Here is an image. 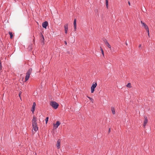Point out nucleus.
<instances>
[{"label": "nucleus", "mask_w": 155, "mask_h": 155, "mask_svg": "<svg viewBox=\"0 0 155 155\" xmlns=\"http://www.w3.org/2000/svg\"><path fill=\"white\" fill-rule=\"evenodd\" d=\"M9 34L10 35V38L12 39L13 37V34L12 33L10 32H9Z\"/></svg>", "instance_id": "obj_15"}, {"label": "nucleus", "mask_w": 155, "mask_h": 155, "mask_svg": "<svg viewBox=\"0 0 155 155\" xmlns=\"http://www.w3.org/2000/svg\"><path fill=\"white\" fill-rule=\"evenodd\" d=\"M60 123L59 121H57L56 123L55 124H54V127L55 129L58 127V126L60 124Z\"/></svg>", "instance_id": "obj_4"}, {"label": "nucleus", "mask_w": 155, "mask_h": 155, "mask_svg": "<svg viewBox=\"0 0 155 155\" xmlns=\"http://www.w3.org/2000/svg\"><path fill=\"white\" fill-rule=\"evenodd\" d=\"M110 128H109V130H108L109 133L110 132Z\"/></svg>", "instance_id": "obj_28"}, {"label": "nucleus", "mask_w": 155, "mask_h": 155, "mask_svg": "<svg viewBox=\"0 0 155 155\" xmlns=\"http://www.w3.org/2000/svg\"><path fill=\"white\" fill-rule=\"evenodd\" d=\"M32 71V69L31 68L29 69L27 71L26 74H28L30 75Z\"/></svg>", "instance_id": "obj_12"}, {"label": "nucleus", "mask_w": 155, "mask_h": 155, "mask_svg": "<svg viewBox=\"0 0 155 155\" xmlns=\"http://www.w3.org/2000/svg\"><path fill=\"white\" fill-rule=\"evenodd\" d=\"M106 4L107 8L108 7V0H106Z\"/></svg>", "instance_id": "obj_19"}, {"label": "nucleus", "mask_w": 155, "mask_h": 155, "mask_svg": "<svg viewBox=\"0 0 155 155\" xmlns=\"http://www.w3.org/2000/svg\"><path fill=\"white\" fill-rule=\"evenodd\" d=\"M127 87L129 88H130L131 87V84L130 83H128L127 85Z\"/></svg>", "instance_id": "obj_17"}, {"label": "nucleus", "mask_w": 155, "mask_h": 155, "mask_svg": "<svg viewBox=\"0 0 155 155\" xmlns=\"http://www.w3.org/2000/svg\"><path fill=\"white\" fill-rule=\"evenodd\" d=\"M50 104L51 106L55 109L57 108L59 106L58 104L55 101L51 102L50 103Z\"/></svg>", "instance_id": "obj_2"}, {"label": "nucleus", "mask_w": 155, "mask_h": 155, "mask_svg": "<svg viewBox=\"0 0 155 155\" xmlns=\"http://www.w3.org/2000/svg\"><path fill=\"white\" fill-rule=\"evenodd\" d=\"M97 85V83L96 82H93L92 84V85L91 87V93H93L94 91V89L96 87Z\"/></svg>", "instance_id": "obj_3"}, {"label": "nucleus", "mask_w": 155, "mask_h": 155, "mask_svg": "<svg viewBox=\"0 0 155 155\" xmlns=\"http://www.w3.org/2000/svg\"><path fill=\"white\" fill-rule=\"evenodd\" d=\"M74 30L76 31V20L75 19L74 22Z\"/></svg>", "instance_id": "obj_11"}, {"label": "nucleus", "mask_w": 155, "mask_h": 155, "mask_svg": "<svg viewBox=\"0 0 155 155\" xmlns=\"http://www.w3.org/2000/svg\"><path fill=\"white\" fill-rule=\"evenodd\" d=\"M146 30L147 31V32L148 36H149V37H150V35H149V28H148V30Z\"/></svg>", "instance_id": "obj_23"}, {"label": "nucleus", "mask_w": 155, "mask_h": 155, "mask_svg": "<svg viewBox=\"0 0 155 155\" xmlns=\"http://www.w3.org/2000/svg\"><path fill=\"white\" fill-rule=\"evenodd\" d=\"M42 39H43L42 41H43V44H44L45 39H44V36H43V35H42Z\"/></svg>", "instance_id": "obj_22"}, {"label": "nucleus", "mask_w": 155, "mask_h": 155, "mask_svg": "<svg viewBox=\"0 0 155 155\" xmlns=\"http://www.w3.org/2000/svg\"><path fill=\"white\" fill-rule=\"evenodd\" d=\"M30 75L28 74H26L25 77V81H27L29 78Z\"/></svg>", "instance_id": "obj_13"}, {"label": "nucleus", "mask_w": 155, "mask_h": 155, "mask_svg": "<svg viewBox=\"0 0 155 155\" xmlns=\"http://www.w3.org/2000/svg\"><path fill=\"white\" fill-rule=\"evenodd\" d=\"M147 122H148V120H147V117H146V118H145V119L144 120V124H143V126L144 127H145L146 125L147 124Z\"/></svg>", "instance_id": "obj_10"}, {"label": "nucleus", "mask_w": 155, "mask_h": 155, "mask_svg": "<svg viewBox=\"0 0 155 155\" xmlns=\"http://www.w3.org/2000/svg\"><path fill=\"white\" fill-rule=\"evenodd\" d=\"M48 25V22L47 21H45L44 22H43L42 24V27L46 28V27Z\"/></svg>", "instance_id": "obj_7"}, {"label": "nucleus", "mask_w": 155, "mask_h": 155, "mask_svg": "<svg viewBox=\"0 0 155 155\" xmlns=\"http://www.w3.org/2000/svg\"><path fill=\"white\" fill-rule=\"evenodd\" d=\"M60 142L61 140L60 139H58L57 141V143L56 144L57 148L58 149H59L60 148Z\"/></svg>", "instance_id": "obj_5"}, {"label": "nucleus", "mask_w": 155, "mask_h": 155, "mask_svg": "<svg viewBox=\"0 0 155 155\" xmlns=\"http://www.w3.org/2000/svg\"><path fill=\"white\" fill-rule=\"evenodd\" d=\"M64 27V28L65 32L66 34H67L68 30V24H67L65 25Z\"/></svg>", "instance_id": "obj_9"}, {"label": "nucleus", "mask_w": 155, "mask_h": 155, "mask_svg": "<svg viewBox=\"0 0 155 155\" xmlns=\"http://www.w3.org/2000/svg\"><path fill=\"white\" fill-rule=\"evenodd\" d=\"M101 51V53H102V54L103 55V56H104V52L103 50H102V51Z\"/></svg>", "instance_id": "obj_24"}, {"label": "nucleus", "mask_w": 155, "mask_h": 155, "mask_svg": "<svg viewBox=\"0 0 155 155\" xmlns=\"http://www.w3.org/2000/svg\"><path fill=\"white\" fill-rule=\"evenodd\" d=\"M125 44H126V45H127V46L128 45V44L127 43V41H126V42H125Z\"/></svg>", "instance_id": "obj_27"}, {"label": "nucleus", "mask_w": 155, "mask_h": 155, "mask_svg": "<svg viewBox=\"0 0 155 155\" xmlns=\"http://www.w3.org/2000/svg\"><path fill=\"white\" fill-rule=\"evenodd\" d=\"M21 92H20V93H19V96L20 97V95H21Z\"/></svg>", "instance_id": "obj_26"}, {"label": "nucleus", "mask_w": 155, "mask_h": 155, "mask_svg": "<svg viewBox=\"0 0 155 155\" xmlns=\"http://www.w3.org/2000/svg\"><path fill=\"white\" fill-rule=\"evenodd\" d=\"M106 46L108 47L109 48H111V46L110 45V44H109L108 43H107L106 44Z\"/></svg>", "instance_id": "obj_18"}, {"label": "nucleus", "mask_w": 155, "mask_h": 155, "mask_svg": "<svg viewBox=\"0 0 155 155\" xmlns=\"http://www.w3.org/2000/svg\"><path fill=\"white\" fill-rule=\"evenodd\" d=\"M141 44H140V45H139V47L140 48V47H141Z\"/></svg>", "instance_id": "obj_29"}, {"label": "nucleus", "mask_w": 155, "mask_h": 155, "mask_svg": "<svg viewBox=\"0 0 155 155\" xmlns=\"http://www.w3.org/2000/svg\"><path fill=\"white\" fill-rule=\"evenodd\" d=\"M141 24L142 25V26L144 27L146 30H148V26L144 22H143L142 21H140Z\"/></svg>", "instance_id": "obj_8"}, {"label": "nucleus", "mask_w": 155, "mask_h": 155, "mask_svg": "<svg viewBox=\"0 0 155 155\" xmlns=\"http://www.w3.org/2000/svg\"><path fill=\"white\" fill-rule=\"evenodd\" d=\"M100 48H101V51H102V50H103L102 48L101 47H100Z\"/></svg>", "instance_id": "obj_31"}, {"label": "nucleus", "mask_w": 155, "mask_h": 155, "mask_svg": "<svg viewBox=\"0 0 155 155\" xmlns=\"http://www.w3.org/2000/svg\"><path fill=\"white\" fill-rule=\"evenodd\" d=\"M36 106V104L35 102H34L33 103V104L32 107V109L31 110V111L33 113H34V111L35 110V106Z\"/></svg>", "instance_id": "obj_6"}, {"label": "nucleus", "mask_w": 155, "mask_h": 155, "mask_svg": "<svg viewBox=\"0 0 155 155\" xmlns=\"http://www.w3.org/2000/svg\"><path fill=\"white\" fill-rule=\"evenodd\" d=\"M111 110L112 112L113 113V114H115V111L114 108L113 107H112L111 108Z\"/></svg>", "instance_id": "obj_14"}, {"label": "nucleus", "mask_w": 155, "mask_h": 155, "mask_svg": "<svg viewBox=\"0 0 155 155\" xmlns=\"http://www.w3.org/2000/svg\"><path fill=\"white\" fill-rule=\"evenodd\" d=\"M128 4L129 5H130V3L129 2H128Z\"/></svg>", "instance_id": "obj_32"}, {"label": "nucleus", "mask_w": 155, "mask_h": 155, "mask_svg": "<svg viewBox=\"0 0 155 155\" xmlns=\"http://www.w3.org/2000/svg\"><path fill=\"white\" fill-rule=\"evenodd\" d=\"M87 97L92 101V102L93 103L94 102L93 99L91 97H89L88 96H87Z\"/></svg>", "instance_id": "obj_16"}, {"label": "nucleus", "mask_w": 155, "mask_h": 155, "mask_svg": "<svg viewBox=\"0 0 155 155\" xmlns=\"http://www.w3.org/2000/svg\"><path fill=\"white\" fill-rule=\"evenodd\" d=\"M64 43L66 45L67 44V43L66 41H64Z\"/></svg>", "instance_id": "obj_30"}, {"label": "nucleus", "mask_w": 155, "mask_h": 155, "mask_svg": "<svg viewBox=\"0 0 155 155\" xmlns=\"http://www.w3.org/2000/svg\"><path fill=\"white\" fill-rule=\"evenodd\" d=\"M37 118L35 116H33L32 120V125L33 127L32 131L35 133L38 130V128L37 125Z\"/></svg>", "instance_id": "obj_1"}, {"label": "nucleus", "mask_w": 155, "mask_h": 155, "mask_svg": "<svg viewBox=\"0 0 155 155\" xmlns=\"http://www.w3.org/2000/svg\"><path fill=\"white\" fill-rule=\"evenodd\" d=\"M2 69V66L1 65V63H0V70Z\"/></svg>", "instance_id": "obj_25"}, {"label": "nucleus", "mask_w": 155, "mask_h": 155, "mask_svg": "<svg viewBox=\"0 0 155 155\" xmlns=\"http://www.w3.org/2000/svg\"><path fill=\"white\" fill-rule=\"evenodd\" d=\"M103 41L106 45L107 43H108L107 41V40L106 39H104V40H103Z\"/></svg>", "instance_id": "obj_20"}, {"label": "nucleus", "mask_w": 155, "mask_h": 155, "mask_svg": "<svg viewBox=\"0 0 155 155\" xmlns=\"http://www.w3.org/2000/svg\"><path fill=\"white\" fill-rule=\"evenodd\" d=\"M48 117H47L45 119V122H46V124H47L48 123Z\"/></svg>", "instance_id": "obj_21"}]
</instances>
